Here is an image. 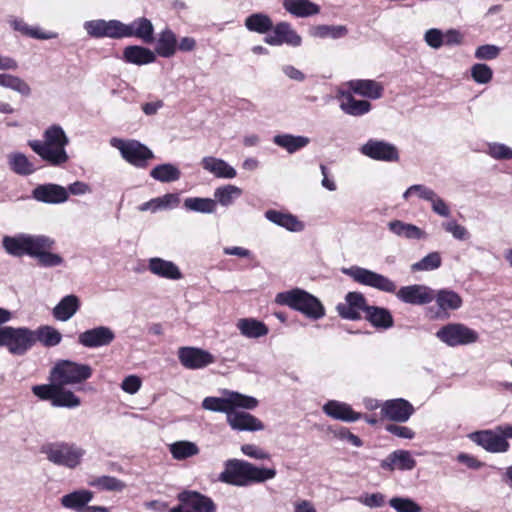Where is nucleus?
I'll return each mask as SVG.
<instances>
[{
	"instance_id": "nucleus-1",
	"label": "nucleus",
	"mask_w": 512,
	"mask_h": 512,
	"mask_svg": "<svg viewBox=\"0 0 512 512\" xmlns=\"http://www.w3.org/2000/svg\"><path fill=\"white\" fill-rule=\"evenodd\" d=\"M343 272L355 282L375 288L386 293H396L397 298L411 305H425L434 300L435 291L428 286L414 284L403 286L396 291V284L388 277L366 268L352 266Z\"/></svg>"
},
{
	"instance_id": "nucleus-2",
	"label": "nucleus",
	"mask_w": 512,
	"mask_h": 512,
	"mask_svg": "<svg viewBox=\"0 0 512 512\" xmlns=\"http://www.w3.org/2000/svg\"><path fill=\"white\" fill-rule=\"evenodd\" d=\"M43 138V141L31 140L28 145L50 166L60 167L67 163L69 156L65 147L69 140L62 127L59 125L48 127L43 134Z\"/></svg>"
},
{
	"instance_id": "nucleus-3",
	"label": "nucleus",
	"mask_w": 512,
	"mask_h": 512,
	"mask_svg": "<svg viewBox=\"0 0 512 512\" xmlns=\"http://www.w3.org/2000/svg\"><path fill=\"white\" fill-rule=\"evenodd\" d=\"M276 474L275 468H260L244 460L229 459L225 462L219 479L223 483L243 487L252 483H263L273 479Z\"/></svg>"
},
{
	"instance_id": "nucleus-4",
	"label": "nucleus",
	"mask_w": 512,
	"mask_h": 512,
	"mask_svg": "<svg viewBox=\"0 0 512 512\" xmlns=\"http://www.w3.org/2000/svg\"><path fill=\"white\" fill-rule=\"evenodd\" d=\"M275 302L279 305L288 306L312 320L321 319L325 315V308L321 301L300 288L278 293Z\"/></svg>"
},
{
	"instance_id": "nucleus-5",
	"label": "nucleus",
	"mask_w": 512,
	"mask_h": 512,
	"mask_svg": "<svg viewBox=\"0 0 512 512\" xmlns=\"http://www.w3.org/2000/svg\"><path fill=\"white\" fill-rule=\"evenodd\" d=\"M93 369L88 364L77 363L71 360H59L50 371L49 379L62 385L81 384L91 378Z\"/></svg>"
},
{
	"instance_id": "nucleus-6",
	"label": "nucleus",
	"mask_w": 512,
	"mask_h": 512,
	"mask_svg": "<svg viewBox=\"0 0 512 512\" xmlns=\"http://www.w3.org/2000/svg\"><path fill=\"white\" fill-rule=\"evenodd\" d=\"M41 452L50 462L71 469L77 467L85 455L84 449L68 442L48 443L42 446Z\"/></svg>"
},
{
	"instance_id": "nucleus-7",
	"label": "nucleus",
	"mask_w": 512,
	"mask_h": 512,
	"mask_svg": "<svg viewBox=\"0 0 512 512\" xmlns=\"http://www.w3.org/2000/svg\"><path fill=\"white\" fill-rule=\"evenodd\" d=\"M34 334L27 327H0V346H5L13 355L22 356L35 345Z\"/></svg>"
},
{
	"instance_id": "nucleus-8",
	"label": "nucleus",
	"mask_w": 512,
	"mask_h": 512,
	"mask_svg": "<svg viewBox=\"0 0 512 512\" xmlns=\"http://www.w3.org/2000/svg\"><path fill=\"white\" fill-rule=\"evenodd\" d=\"M32 392L40 400L50 401L54 407L75 408L81 404L80 398L74 392L56 382L50 381V384L34 385Z\"/></svg>"
},
{
	"instance_id": "nucleus-9",
	"label": "nucleus",
	"mask_w": 512,
	"mask_h": 512,
	"mask_svg": "<svg viewBox=\"0 0 512 512\" xmlns=\"http://www.w3.org/2000/svg\"><path fill=\"white\" fill-rule=\"evenodd\" d=\"M436 336L450 347L466 346L479 340L478 332L463 323H448L436 332Z\"/></svg>"
},
{
	"instance_id": "nucleus-10",
	"label": "nucleus",
	"mask_w": 512,
	"mask_h": 512,
	"mask_svg": "<svg viewBox=\"0 0 512 512\" xmlns=\"http://www.w3.org/2000/svg\"><path fill=\"white\" fill-rule=\"evenodd\" d=\"M111 144L120 151L123 159L135 167L145 168L147 161L154 158L153 152L137 140L124 141L114 138Z\"/></svg>"
},
{
	"instance_id": "nucleus-11",
	"label": "nucleus",
	"mask_w": 512,
	"mask_h": 512,
	"mask_svg": "<svg viewBox=\"0 0 512 512\" xmlns=\"http://www.w3.org/2000/svg\"><path fill=\"white\" fill-rule=\"evenodd\" d=\"M179 506L173 507L170 512H216L213 500L197 491L186 490L178 495Z\"/></svg>"
},
{
	"instance_id": "nucleus-12",
	"label": "nucleus",
	"mask_w": 512,
	"mask_h": 512,
	"mask_svg": "<svg viewBox=\"0 0 512 512\" xmlns=\"http://www.w3.org/2000/svg\"><path fill=\"white\" fill-rule=\"evenodd\" d=\"M178 359L183 367L190 370L202 369L215 362L210 352L191 346L180 347Z\"/></svg>"
},
{
	"instance_id": "nucleus-13",
	"label": "nucleus",
	"mask_w": 512,
	"mask_h": 512,
	"mask_svg": "<svg viewBox=\"0 0 512 512\" xmlns=\"http://www.w3.org/2000/svg\"><path fill=\"white\" fill-rule=\"evenodd\" d=\"M272 34L264 38V42L271 46H281L287 44L292 47H298L302 43L301 36L292 28L291 24L285 21L273 25Z\"/></svg>"
},
{
	"instance_id": "nucleus-14",
	"label": "nucleus",
	"mask_w": 512,
	"mask_h": 512,
	"mask_svg": "<svg viewBox=\"0 0 512 512\" xmlns=\"http://www.w3.org/2000/svg\"><path fill=\"white\" fill-rule=\"evenodd\" d=\"M360 151L363 155L377 161L397 162L399 160L398 149L385 141L370 139L361 147Z\"/></svg>"
},
{
	"instance_id": "nucleus-15",
	"label": "nucleus",
	"mask_w": 512,
	"mask_h": 512,
	"mask_svg": "<svg viewBox=\"0 0 512 512\" xmlns=\"http://www.w3.org/2000/svg\"><path fill=\"white\" fill-rule=\"evenodd\" d=\"M369 305L367 304L366 298L360 292H349L345 296V302L339 303L336 306L338 314L343 319L348 320H359L361 319V313L366 314Z\"/></svg>"
},
{
	"instance_id": "nucleus-16",
	"label": "nucleus",
	"mask_w": 512,
	"mask_h": 512,
	"mask_svg": "<svg viewBox=\"0 0 512 512\" xmlns=\"http://www.w3.org/2000/svg\"><path fill=\"white\" fill-rule=\"evenodd\" d=\"M85 29L94 38H124V23L119 20H91L85 23Z\"/></svg>"
},
{
	"instance_id": "nucleus-17",
	"label": "nucleus",
	"mask_w": 512,
	"mask_h": 512,
	"mask_svg": "<svg viewBox=\"0 0 512 512\" xmlns=\"http://www.w3.org/2000/svg\"><path fill=\"white\" fill-rule=\"evenodd\" d=\"M40 235H19L15 237L5 236L3 238V247L6 252L12 256L22 257L28 255L32 257Z\"/></svg>"
},
{
	"instance_id": "nucleus-18",
	"label": "nucleus",
	"mask_w": 512,
	"mask_h": 512,
	"mask_svg": "<svg viewBox=\"0 0 512 512\" xmlns=\"http://www.w3.org/2000/svg\"><path fill=\"white\" fill-rule=\"evenodd\" d=\"M415 412L413 405L403 399H391L381 405V417L394 422H406Z\"/></svg>"
},
{
	"instance_id": "nucleus-19",
	"label": "nucleus",
	"mask_w": 512,
	"mask_h": 512,
	"mask_svg": "<svg viewBox=\"0 0 512 512\" xmlns=\"http://www.w3.org/2000/svg\"><path fill=\"white\" fill-rule=\"evenodd\" d=\"M55 240L40 235L37 242V248H35L32 257L37 259V264L41 267H55L63 263V258L59 254L52 253L51 250L54 248Z\"/></svg>"
},
{
	"instance_id": "nucleus-20",
	"label": "nucleus",
	"mask_w": 512,
	"mask_h": 512,
	"mask_svg": "<svg viewBox=\"0 0 512 512\" xmlns=\"http://www.w3.org/2000/svg\"><path fill=\"white\" fill-rule=\"evenodd\" d=\"M470 439L490 453H504L510 448L509 442L492 430L474 432Z\"/></svg>"
},
{
	"instance_id": "nucleus-21",
	"label": "nucleus",
	"mask_w": 512,
	"mask_h": 512,
	"mask_svg": "<svg viewBox=\"0 0 512 512\" xmlns=\"http://www.w3.org/2000/svg\"><path fill=\"white\" fill-rule=\"evenodd\" d=\"M115 339L114 332L106 326H99L79 334L78 342L87 348H97L111 344Z\"/></svg>"
},
{
	"instance_id": "nucleus-22",
	"label": "nucleus",
	"mask_w": 512,
	"mask_h": 512,
	"mask_svg": "<svg viewBox=\"0 0 512 512\" xmlns=\"http://www.w3.org/2000/svg\"><path fill=\"white\" fill-rule=\"evenodd\" d=\"M434 300L438 307L435 314V318L437 319L449 318L450 311L459 309L463 303L461 296L457 292L448 289L437 291Z\"/></svg>"
},
{
	"instance_id": "nucleus-23",
	"label": "nucleus",
	"mask_w": 512,
	"mask_h": 512,
	"mask_svg": "<svg viewBox=\"0 0 512 512\" xmlns=\"http://www.w3.org/2000/svg\"><path fill=\"white\" fill-rule=\"evenodd\" d=\"M323 412L330 418L343 422H355L362 418V413L353 410L351 405L338 400H329L323 407Z\"/></svg>"
},
{
	"instance_id": "nucleus-24",
	"label": "nucleus",
	"mask_w": 512,
	"mask_h": 512,
	"mask_svg": "<svg viewBox=\"0 0 512 512\" xmlns=\"http://www.w3.org/2000/svg\"><path fill=\"white\" fill-rule=\"evenodd\" d=\"M32 196L39 202L58 204L68 199V192L63 186L48 183L35 187L32 191Z\"/></svg>"
},
{
	"instance_id": "nucleus-25",
	"label": "nucleus",
	"mask_w": 512,
	"mask_h": 512,
	"mask_svg": "<svg viewBox=\"0 0 512 512\" xmlns=\"http://www.w3.org/2000/svg\"><path fill=\"white\" fill-rule=\"evenodd\" d=\"M136 37L144 43L150 44L154 41V26L146 17H139L130 24H124V38Z\"/></svg>"
},
{
	"instance_id": "nucleus-26",
	"label": "nucleus",
	"mask_w": 512,
	"mask_h": 512,
	"mask_svg": "<svg viewBox=\"0 0 512 512\" xmlns=\"http://www.w3.org/2000/svg\"><path fill=\"white\" fill-rule=\"evenodd\" d=\"M227 423L233 430L259 431L264 429L263 422L252 414L244 411H231Z\"/></svg>"
},
{
	"instance_id": "nucleus-27",
	"label": "nucleus",
	"mask_w": 512,
	"mask_h": 512,
	"mask_svg": "<svg viewBox=\"0 0 512 512\" xmlns=\"http://www.w3.org/2000/svg\"><path fill=\"white\" fill-rule=\"evenodd\" d=\"M349 92L370 99L382 97L384 88L381 83L371 79H354L347 82Z\"/></svg>"
},
{
	"instance_id": "nucleus-28",
	"label": "nucleus",
	"mask_w": 512,
	"mask_h": 512,
	"mask_svg": "<svg viewBox=\"0 0 512 512\" xmlns=\"http://www.w3.org/2000/svg\"><path fill=\"white\" fill-rule=\"evenodd\" d=\"M380 466L389 471L394 469L412 470L416 466V461L409 451L396 450L382 460Z\"/></svg>"
},
{
	"instance_id": "nucleus-29",
	"label": "nucleus",
	"mask_w": 512,
	"mask_h": 512,
	"mask_svg": "<svg viewBox=\"0 0 512 512\" xmlns=\"http://www.w3.org/2000/svg\"><path fill=\"white\" fill-rule=\"evenodd\" d=\"M148 269L154 275L170 280H179L182 278V273L178 266L171 261L162 258H151L149 260Z\"/></svg>"
},
{
	"instance_id": "nucleus-30",
	"label": "nucleus",
	"mask_w": 512,
	"mask_h": 512,
	"mask_svg": "<svg viewBox=\"0 0 512 512\" xmlns=\"http://www.w3.org/2000/svg\"><path fill=\"white\" fill-rule=\"evenodd\" d=\"M81 307L78 296L74 294L64 296L53 308L52 314L56 320H69Z\"/></svg>"
},
{
	"instance_id": "nucleus-31",
	"label": "nucleus",
	"mask_w": 512,
	"mask_h": 512,
	"mask_svg": "<svg viewBox=\"0 0 512 512\" xmlns=\"http://www.w3.org/2000/svg\"><path fill=\"white\" fill-rule=\"evenodd\" d=\"M340 108L348 115L362 116L371 110L372 105L367 100L356 99L353 93L348 91L341 94Z\"/></svg>"
},
{
	"instance_id": "nucleus-32",
	"label": "nucleus",
	"mask_w": 512,
	"mask_h": 512,
	"mask_svg": "<svg viewBox=\"0 0 512 512\" xmlns=\"http://www.w3.org/2000/svg\"><path fill=\"white\" fill-rule=\"evenodd\" d=\"M123 60L126 63L141 66L155 62L156 56L155 53L149 48L138 45H131L125 47L123 51Z\"/></svg>"
},
{
	"instance_id": "nucleus-33",
	"label": "nucleus",
	"mask_w": 512,
	"mask_h": 512,
	"mask_svg": "<svg viewBox=\"0 0 512 512\" xmlns=\"http://www.w3.org/2000/svg\"><path fill=\"white\" fill-rule=\"evenodd\" d=\"M203 169L212 173L217 178L232 179L236 177V170L222 159L212 156L204 157L201 161Z\"/></svg>"
},
{
	"instance_id": "nucleus-34",
	"label": "nucleus",
	"mask_w": 512,
	"mask_h": 512,
	"mask_svg": "<svg viewBox=\"0 0 512 512\" xmlns=\"http://www.w3.org/2000/svg\"><path fill=\"white\" fill-rule=\"evenodd\" d=\"M265 217L272 223L292 232H298L304 228L303 223L291 213L270 209L265 212Z\"/></svg>"
},
{
	"instance_id": "nucleus-35",
	"label": "nucleus",
	"mask_w": 512,
	"mask_h": 512,
	"mask_svg": "<svg viewBox=\"0 0 512 512\" xmlns=\"http://www.w3.org/2000/svg\"><path fill=\"white\" fill-rule=\"evenodd\" d=\"M177 51V38L176 34L170 29L165 28L159 34L155 52L163 58H170L175 55Z\"/></svg>"
},
{
	"instance_id": "nucleus-36",
	"label": "nucleus",
	"mask_w": 512,
	"mask_h": 512,
	"mask_svg": "<svg viewBox=\"0 0 512 512\" xmlns=\"http://www.w3.org/2000/svg\"><path fill=\"white\" fill-rule=\"evenodd\" d=\"M365 319L372 326L379 329H388L394 325V319L391 312L383 307L369 305Z\"/></svg>"
},
{
	"instance_id": "nucleus-37",
	"label": "nucleus",
	"mask_w": 512,
	"mask_h": 512,
	"mask_svg": "<svg viewBox=\"0 0 512 512\" xmlns=\"http://www.w3.org/2000/svg\"><path fill=\"white\" fill-rule=\"evenodd\" d=\"M284 9L296 17H308L318 14L320 8L310 0H283Z\"/></svg>"
},
{
	"instance_id": "nucleus-38",
	"label": "nucleus",
	"mask_w": 512,
	"mask_h": 512,
	"mask_svg": "<svg viewBox=\"0 0 512 512\" xmlns=\"http://www.w3.org/2000/svg\"><path fill=\"white\" fill-rule=\"evenodd\" d=\"M240 333L247 338H259L269 332L267 325L254 318H242L237 322Z\"/></svg>"
},
{
	"instance_id": "nucleus-39",
	"label": "nucleus",
	"mask_w": 512,
	"mask_h": 512,
	"mask_svg": "<svg viewBox=\"0 0 512 512\" xmlns=\"http://www.w3.org/2000/svg\"><path fill=\"white\" fill-rule=\"evenodd\" d=\"M93 493L89 490H78L66 494L61 498V504L69 509L82 512L86 505L92 500Z\"/></svg>"
},
{
	"instance_id": "nucleus-40",
	"label": "nucleus",
	"mask_w": 512,
	"mask_h": 512,
	"mask_svg": "<svg viewBox=\"0 0 512 512\" xmlns=\"http://www.w3.org/2000/svg\"><path fill=\"white\" fill-rule=\"evenodd\" d=\"M389 230L397 236L405 237L407 239H422L425 238L426 233L418 226L410 223H405L400 220H393L388 223Z\"/></svg>"
},
{
	"instance_id": "nucleus-41",
	"label": "nucleus",
	"mask_w": 512,
	"mask_h": 512,
	"mask_svg": "<svg viewBox=\"0 0 512 512\" xmlns=\"http://www.w3.org/2000/svg\"><path fill=\"white\" fill-rule=\"evenodd\" d=\"M245 27L250 32L258 34H267L273 28L271 17L264 13H253L245 19Z\"/></svg>"
},
{
	"instance_id": "nucleus-42",
	"label": "nucleus",
	"mask_w": 512,
	"mask_h": 512,
	"mask_svg": "<svg viewBox=\"0 0 512 512\" xmlns=\"http://www.w3.org/2000/svg\"><path fill=\"white\" fill-rule=\"evenodd\" d=\"M273 142L279 147L285 149L289 153H295L296 151L306 147L310 140L305 136H294L291 134H280L276 135Z\"/></svg>"
},
{
	"instance_id": "nucleus-43",
	"label": "nucleus",
	"mask_w": 512,
	"mask_h": 512,
	"mask_svg": "<svg viewBox=\"0 0 512 512\" xmlns=\"http://www.w3.org/2000/svg\"><path fill=\"white\" fill-rule=\"evenodd\" d=\"M35 332V343L39 341L45 347L57 346L62 340V334L54 327L43 325L38 327Z\"/></svg>"
},
{
	"instance_id": "nucleus-44",
	"label": "nucleus",
	"mask_w": 512,
	"mask_h": 512,
	"mask_svg": "<svg viewBox=\"0 0 512 512\" xmlns=\"http://www.w3.org/2000/svg\"><path fill=\"white\" fill-rule=\"evenodd\" d=\"M169 451L173 459L181 461L198 455L200 449L194 442L182 440L170 444Z\"/></svg>"
},
{
	"instance_id": "nucleus-45",
	"label": "nucleus",
	"mask_w": 512,
	"mask_h": 512,
	"mask_svg": "<svg viewBox=\"0 0 512 512\" xmlns=\"http://www.w3.org/2000/svg\"><path fill=\"white\" fill-rule=\"evenodd\" d=\"M150 176L163 183L177 181L181 177L180 170L170 163L160 164L155 166L151 172Z\"/></svg>"
},
{
	"instance_id": "nucleus-46",
	"label": "nucleus",
	"mask_w": 512,
	"mask_h": 512,
	"mask_svg": "<svg viewBox=\"0 0 512 512\" xmlns=\"http://www.w3.org/2000/svg\"><path fill=\"white\" fill-rule=\"evenodd\" d=\"M10 169L18 175H31L36 171L33 163L23 153H13L9 157Z\"/></svg>"
},
{
	"instance_id": "nucleus-47",
	"label": "nucleus",
	"mask_w": 512,
	"mask_h": 512,
	"mask_svg": "<svg viewBox=\"0 0 512 512\" xmlns=\"http://www.w3.org/2000/svg\"><path fill=\"white\" fill-rule=\"evenodd\" d=\"M242 195V190L231 184H227L215 189L214 197L216 204L220 203L222 206H230L234 203V200Z\"/></svg>"
},
{
	"instance_id": "nucleus-48",
	"label": "nucleus",
	"mask_w": 512,
	"mask_h": 512,
	"mask_svg": "<svg viewBox=\"0 0 512 512\" xmlns=\"http://www.w3.org/2000/svg\"><path fill=\"white\" fill-rule=\"evenodd\" d=\"M184 207L190 211L214 213L216 211V201L211 198L189 197L185 199Z\"/></svg>"
},
{
	"instance_id": "nucleus-49",
	"label": "nucleus",
	"mask_w": 512,
	"mask_h": 512,
	"mask_svg": "<svg viewBox=\"0 0 512 512\" xmlns=\"http://www.w3.org/2000/svg\"><path fill=\"white\" fill-rule=\"evenodd\" d=\"M0 86L12 89L22 96H29L31 88L27 82L18 76L11 74H0Z\"/></svg>"
},
{
	"instance_id": "nucleus-50",
	"label": "nucleus",
	"mask_w": 512,
	"mask_h": 512,
	"mask_svg": "<svg viewBox=\"0 0 512 512\" xmlns=\"http://www.w3.org/2000/svg\"><path fill=\"white\" fill-rule=\"evenodd\" d=\"M202 407L209 411L226 413L227 417L231 413V398L228 397H206L202 402Z\"/></svg>"
},
{
	"instance_id": "nucleus-51",
	"label": "nucleus",
	"mask_w": 512,
	"mask_h": 512,
	"mask_svg": "<svg viewBox=\"0 0 512 512\" xmlns=\"http://www.w3.org/2000/svg\"><path fill=\"white\" fill-rule=\"evenodd\" d=\"M90 485L106 491H122L126 488V484L120 479L113 476H100L96 477Z\"/></svg>"
},
{
	"instance_id": "nucleus-52",
	"label": "nucleus",
	"mask_w": 512,
	"mask_h": 512,
	"mask_svg": "<svg viewBox=\"0 0 512 512\" xmlns=\"http://www.w3.org/2000/svg\"><path fill=\"white\" fill-rule=\"evenodd\" d=\"M348 33V29L346 26L338 25V26H329V25H318L314 27L312 35L319 38H342L346 36Z\"/></svg>"
},
{
	"instance_id": "nucleus-53",
	"label": "nucleus",
	"mask_w": 512,
	"mask_h": 512,
	"mask_svg": "<svg viewBox=\"0 0 512 512\" xmlns=\"http://www.w3.org/2000/svg\"><path fill=\"white\" fill-rule=\"evenodd\" d=\"M442 264V258L439 252H431L422 258L420 261L412 264L411 270L417 271H431L439 268Z\"/></svg>"
},
{
	"instance_id": "nucleus-54",
	"label": "nucleus",
	"mask_w": 512,
	"mask_h": 512,
	"mask_svg": "<svg viewBox=\"0 0 512 512\" xmlns=\"http://www.w3.org/2000/svg\"><path fill=\"white\" fill-rule=\"evenodd\" d=\"M389 505L397 512H422V507L410 498L393 497Z\"/></svg>"
},
{
	"instance_id": "nucleus-55",
	"label": "nucleus",
	"mask_w": 512,
	"mask_h": 512,
	"mask_svg": "<svg viewBox=\"0 0 512 512\" xmlns=\"http://www.w3.org/2000/svg\"><path fill=\"white\" fill-rule=\"evenodd\" d=\"M231 408L232 411H236V408H243L252 410L258 406V400L252 396L243 395L238 392H231Z\"/></svg>"
},
{
	"instance_id": "nucleus-56",
	"label": "nucleus",
	"mask_w": 512,
	"mask_h": 512,
	"mask_svg": "<svg viewBox=\"0 0 512 512\" xmlns=\"http://www.w3.org/2000/svg\"><path fill=\"white\" fill-rule=\"evenodd\" d=\"M471 76L475 82L487 84L492 80L493 71L487 64L477 63L471 68Z\"/></svg>"
},
{
	"instance_id": "nucleus-57",
	"label": "nucleus",
	"mask_w": 512,
	"mask_h": 512,
	"mask_svg": "<svg viewBox=\"0 0 512 512\" xmlns=\"http://www.w3.org/2000/svg\"><path fill=\"white\" fill-rule=\"evenodd\" d=\"M417 194V196L421 199H424V200H427V201H430L431 199H434V196H435V192L424 186V185H421V184H416V185H412L410 186L403 194V198L405 200H408L409 196L412 195V194Z\"/></svg>"
},
{
	"instance_id": "nucleus-58",
	"label": "nucleus",
	"mask_w": 512,
	"mask_h": 512,
	"mask_svg": "<svg viewBox=\"0 0 512 512\" xmlns=\"http://www.w3.org/2000/svg\"><path fill=\"white\" fill-rule=\"evenodd\" d=\"M442 226L446 232L451 233L458 240H466L469 237L467 229L455 220L445 222Z\"/></svg>"
},
{
	"instance_id": "nucleus-59",
	"label": "nucleus",
	"mask_w": 512,
	"mask_h": 512,
	"mask_svg": "<svg viewBox=\"0 0 512 512\" xmlns=\"http://www.w3.org/2000/svg\"><path fill=\"white\" fill-rule=\"evenodd\" d=\"M424 39L428 46L433 49H439L444 45V35L441 30L432 28L426 31Z\"/></svg>"
},
{
	"instance_id": "nucleus-60",
	"label": "nucleus",
	"mask_w": 512,
	"mask_h": 512,
	"mask_svg": "<svg viewBox=\"0 0 512 512\" xmlns=\"http://www.w3.org/2000/svg\"><path fill=\"white\" fill-rule=\"evenodd\" d=\"M500 48L495 45H482L476 49L475 57L477 59L492 60L498 57Z\"/></svg>"
},
{
	"instance_id": "nucleus-61",
	"label": "nucleus",
	"mask_w": 512,
	"mask_h": 512,
	"mask_svg": "<svg viewBox=\"0 0 512 512\" xmlns=\"http://www.w3.org/2000/svg\"><path fill=\"white\" fill-rule=\"evenodd\" d=\"M385 429L392 435L397 436L398 438H402V439H413L415 436V432L407 426H400L397 424H387L385 426Z\"/></svg>"
},
{
	"instance_id": "nucleus-62",
	"label": "nucleus",
	"mask_w": 512,
	"mask_h": 512,
	"mask_svg": "<svg viewBox=\"0 0 512 512\" xmlns=\"http://www.w3.org/2000/svg\"><path fill=\"white\" fill-rule=\"evenodd\" d=\"M142 381L136 375H129L124 378L121 384L123 391L129 394H135L141 388Z\"/></svg>"
},
{
	"instance_id": "nucleus-63",
	"label": "nucleus",
	"mask_w": 512,
	"mask_h": 512,
	"mask_svg": "<svg viewBox=\"0 0 512 512\" xmlns=\"http://www.w3.org/2000/svg\"><path fill=\"white\" fill-rule=\"evenodd\" d=\"M241 451L246 456H249L251 458L255 459H269L270 455L264 451L263 449L259 448L258 446L254 444H244L241 447Z\"/></svg>"
},
{
	"instance_id": "nucleus-64",
	"label": "nucleus",
	"mask_w": 512,
	"mask_h": 512,
	"mask_svg": "<svg viewBox=\"0 0 512 512\" xmlns=\"http://www.w3.org/2000/svg\"><path fill=\"white\" fill-rule=\"evenodd\" d=\"M360 501L368 507H382L385 504V497L382 493H372L363 496Z\"/></svg>"
}]
</instances>
